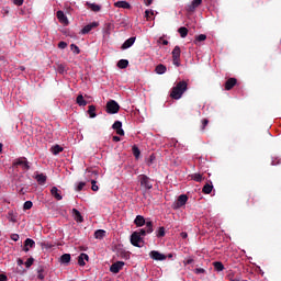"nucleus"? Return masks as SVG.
<instances>
[{
    "label": "nucleus",
    "instance_id": "obj_1",
    "mask_svg": "<svg viewBox=\"0 0 281 281\" xmlns=\"http://www.w3.org/2000/svg\"><path fill=\"white\" fill-rule=\"evenodd\" d=\"M188 91V82L186 81H179L172 89L170 97L173 100H181L183 94Z\"/></svg>",
    "mask_w": 281,
    "mask_h": 281
},
{
    "label": "nucleus",
    "instance_id": "obj_2",
    "mask_svg": "<svg viewBox=\"0 0 281 281\" xmlns=\"http://www.w3.org/2000/svg\"><path fill=\"white\" fill-rule=\"evenodd\" d=\"M138 181L142 188H145V190H153V182L150 181V178L148 176L139 175Z\"/></svg>",
    "mask_w": 281,
    "mask_h": 281
},
{
    "label": "nucleus",
    "instance_id": "obj_3",
    "mask_svg": "<svg viewBox=\"0 0 281 281\" xmlns=\"http://www.w3.org/2000/svg\"><path fill=\"white\" fill-rule=\"evenodd\" d=\"M120 111V104L116 103L115 100H110L106 103V113H109L110 115H115V113H119Z\"/></svg>",
    "mask_w": 281,
    "mask_h": 281
},
{
    "label": "nucleus",
    "instance_id": "obj_4",
    "mask_svg": "<svg viewBox=\"0 0 281 281\" xmlns=\"http://www.w3.org/2000/svg\"><path fill=\"white\" fill-rule=\"evenodd\" d=\"M131 244L134 246V247H144V238H142L139 236V233H133L131 235Z\"/></svg>",
    "mask_w": 281,
    "mask_h": 281
},
{
    "label": "nucleus",
    "instance_id": "obj_5",
    "mask_svg": "<svg viewBox=\"0 0 281 281\" xmlns=\"http://www.w3.org/2000/svg\"><path fill=\"white\" fill-rule=\"evenodd\" d=\"M13 166L16 168V166H21L22 170H30V161H27V158L20 157L13 161Z\"/></svg>",
    "mask_w": 281,
    "mask_h": 281
},
{
    "label": "nucleus",
    "instance_id": "obj_6",
    "mask_svg": "<svg viewBox=\"0 0 281 281\" xmlns=\"http://www.w3.org/2000/svg\"><path fill=\"white\" fill-rule=\"evenodd\" d=\"M188 203V195L181 194L179 195L178 200L172 204L173 210H181L183 205Z\"/></svg>",
    "mask_w": 281,
    "mask_h": 281
},
{
    "label": "nucleus",
    "instance_id": "obj_7",
    "mask_svg": "<svg viewBox=\"0 0 281 281\" xmlns=\"http://www.w3.org/2000/svg\"><path fill=\"white\" fill-rule=\"evenodd\" d=\"M149 258H151V260L164 262V260H166V258H168V256L159 252L158 250H151L149 252Z\"/></svg>",
    "mask_w": 281,
    "mask_h": 281
},
{
    "label": "nucleus",
    "instance_id": "obj_8",
    "mask_svg": "<svg viewBox=\"0 0 281 281\" xmlns=\"http://www.w3.org/2000/svg\"><path fill=\"white\" fill-rule=\"evenodd\" d=\"M123 268H124V261H117L110 267V271L112 273H120V271H122Z\"/></svg>",
    "mask_w": 281,
    "mask_h": 281
},
{
    "label": "nucleus",
    "instance_id": "obj_9",
    "mask_svg": "<svg viewBox=\"0 0 281 281\" xmlns=\"http://www.w3.org/2000/svg\"><path fill=\"white\" fill-rule=\"evenodd\" d=\"M34 247H36V241H34L32 238H26L24 241L23 251L27 252L30 249H34Z\"/></svg>",
    "mask_w": 281,
    "mask_h": 281
},
{
    "label": "nucleus",
    "instance_id": "obj_10",
    "mask_svg": "<svg viewBox=\"0 0 281 281\" xmlns=\"http://www.w3.org/2000/svg\"><path fill=\"white\" fill-rule=\"evenodd\" d=\"M87 262H89V255L81 252L78 257L79 267H85L87 265Z\"/></svg>",
    "mask_w": 281,
    "mask_h": 281
},
{
    "label": "nucleus",
    "instance_id": "obj_11",
    "mask_svg": "<svg viewBox=\"0 0 281 281\" xmlns=\"http://www.w3.org/2000/svg\"><path fill=\"white\" fill-rule=\"evenodd\" d=\"M112 128L114 131H116V135L124 136V130L122 128V122H120V121L114 122V124L112 125Z\"/></svg>",
    "mask_w": 281,
    "mask_h": 281
},
{
    "label": "nucleus",
    "instance_id": "obj_12",
    "mask_svg": "<svg viewBox=\"0 0 281 281\" xmlns=\"http://www.w3.org/2000/svg\"><path fill=\"white\" fill-rule=\"evenodd\" d=\"M135 41H136V37H130L122 44L121 49H128L133 47V45H135Z\"/></svg>",
    "mask_w": 281,
    "mask_h": 281
},
{
    "label": "nucleus",
    "instance_id": "obj_13",
    "mask_svg": "<svg viewBox=\"0 0 281 281\" xmlns=\"http://www.w3.org/2000/svg\"><path fill=\"white\" fill-rule=\"evenodd\" d=\"M201 3H203V0H193L187 8L188 12H194V10H196Z\"/></svg>",
    "mask_w": 281,
    "mask_h": 281
},
{
    "label": "nucleus",
    "instance_id": "obj_14",
    "mask_svg": "<svg viewBox=\"0 0 281 281\" xmlns=\"http://www.w3.org/2000/svg\"><path fill=\"white\" fill-rule=\"evenodd\" d=\"M50 194L56 199V201H63V195L60 193V190H58L56 187H53L50 189Z\"/></svg>",
    "mask_w": 281,
    "mask_h": 281
},
{
    "label": "nucleus",
    "instance_id": "obj_15",
    "mask_svg": "<svg viewBox=\"0 0 281 281\" xmlns=\"http://www.w3.org/2000/svg\"><path fill=\"white\" fill-rule=\"evenodd\" d=\"M72 216L77 223H82L85 221V217H82V214H80L78 209H72Z\"/></svg>",
    "mask_w": 281,
    "mask_h": 281
},
{
    "label": "nucleus",
    "instance_id": "obj_16",
    "mask_svg": "<svg viewBox=\"0 0 281 281\" xmlns=\"http://www.w3.org/2000/svg\"><path fill=\"white\" fill-rule=\"evenodd\" d=\"M98 22H92L88 25H86L82 30H81V34H89V32H91V30H93L94 27H98Z\"/></svg>",
    "mask_w": 281,
    "mask_h": 281
},
{
    "label": "nucleus",
    "instance_id": "obj_17",
    "mask_svg": "<svg viewBox=\"0 0 281 281\" xmlns=\"http://www.w3.org/2000/svg\"><path fill=\"white\" fill-rule=\"evenodd\" d=\"M57 19L59 23H64V25H67L69 23L67 15H65V12L63 11H57Z\"/></svg>",
    "mask_w": 281,
    "mask_h": 281
},
{
    "label": "nucleus",
    "instance_id": "obj_18",
    "mask_svg": "<svg viewBox=\"0 0 281 281\" xmlns=\"http://www.w3.org/2000/svg\"><path fill=\"white\" fill-rule=\"evenodd\" d=\"M146 223V218H144V216L142 215H137L134 220V224L136 225V227H144Z\"/></svg>",
    "mask_w": 281,
    "mask_h": 281
},
{
    "label": "nucleus",
    "instance_id": "obj_19",
    "mask_svg": "<svg viewBox=\"0 0 281 281\" xmlns=\"http://www.w3.org/2000/svg\"><path fill=\"white\" fill-rule=\"evenodd\" d=\"M234 87H236V78H229L225 83L226 91H231Z\"/></svg>",
    "mask_w": 281,
    "mask_h": 281
},
{
    "label": "nucleus",
    "instance_id": "obj_20",
    "mask_svg": "<svg viewBox=\"0 0 281 281\" xmlns=\"http://www.w3.org/2000/svg\"><path fill=\"white\" fill-rule=\"evenodd\" d=\"M35 179L40 186H44V183L47 181V176H45V173H37Z\"/></svg>",
    "mask_w": 281,
    "mask_h": 281
},
{
    "label": "nucleus",
    "instance_id": "obj_21",
    "mask_svg": "<svg viewBox=\"0 0 281 281\" xmlns=\"http://www.w3.org/2000/svg\"><path fill=\"white\" fill-rule=\"evenodd\" d=\"M115 8H122L123 10H130L131 4L126 1H117L114 3Z\"/></svg>",
    "mask_w": 281,
    "mask_h": 281
},
{
    "label": "nucleus",
    "instance_id": "obj_22",
    "mask_svg": "<svg viewBox=\"0 0 281 281\" xmlns=\"http://www.w3.org/2000/svg\"><path fill=\"white\" fill-rule=\"evenodd\" d=\"M214 270L217 272L225 271V266L221 261L213 262Z\"/></svg>",
    "mask_w": 281,
    "mask_h": 281
},
{
    "label": "nucleus",
    "instance_id": "obj_23",
    "mask_svg": "<svg viewBox=\"0 0 281 281\" xmlns=\"http://www.w3.org/2000/svg\"><path fill=\"white\" fill-rule=\"evenodd\" d=\"M104 236H106V231L104 229H98L97 232H94V238H97L98 240H102Z\"/></svg>",
    "mask_w": 281,
    "mask_h": 281
},
{
    "label": "nucleus",
    "instance_id": "obj_24",
    "mask_svg": "<svg viewBox=\"0 0 281 281\" xmlns=\"http://www.w3.org/2000/svg\"><path fill=\"white\" fill-rule=\"evenodd\" d=\"M172 58H181V47L179 46H175L173 50H172Z\"/></svg>",
    "mask_w": 281,
    "mask_h": 281
},
{
    "label": "nucleus",
    "instance_id": "obj_25",
    "mask_svg": "<svg viewBox=\"0 0 281 281\" xmlns=\"http://www.w3.org/2000/svg\"><path fill=\"white\" fill-rule=\"evenodd\" d=\"M87 5L90 8V10H92V12H100V10H102L100 4L87 2Z\"/></svg>",
    "mask_w": 281,
    "mask_h": 281
},
{
    "label": "nucleus",
    "instance_id": "obj_26",
    "mask_svg": "<svg viewBox=\"0 0 281 281\" xmlns=\"http://www.w3.org/2000/svg\"><path fill=\"white\" fill-rule=\"evenodd\" d=\"M77 104L79 106H87V100H85V97L82 94H79L77 97Z\"/></svg>",
    "mask_w": 281,
    "mask_h": 281
},
{
    "label": "nucleus",
    "instance_id": "obj_27",
    "mask_svg": "<svg viewBox=\"0 0 281 281\" xmlns=\"http://www.w3.org/2000/svg\"><path fill=\"white\" fill-rule=\"evenodd\" d=\"M60 261L63 262V265H68V262L71 261V255H69V254H64V255L60 257Z\"/></svg>",
    "mask_w": 281,
    "mask_h": 281
},
{
    "label": "nucleus",
    "instance_id": "obj_28",
    "mask_svg": "<svg viewBox=\"0 0 281 281\" xmlns=\"http://www.w3.org/2000/svg\"><path fill=\"white\" fill-rule=\"evenodd\" d=\"M212 190H214V186L206 183L203 189L202 192H204V194H211Z\"/></svg>",
    "mask_w": 281,
    "mask_h": 281
},
{
    "label": "nucleus",
    "instance_id": "obj_29",
    "mask_svg": "<svg viewBox=\"0 0 281 281\" xmlns=\"http://www.w3.org/2000/svg\"><path fill=\"white\" fill-rule=\"evenodd\" d=\"M119 69H126L128 67V60L127 59H121L117 63Z\"/></svg>",
    "mask_w": 281,
    "mask_h": 281
},
{
    "label": "nucleus",
    "instance_id": "obj_30",
    "mask_svg": "<svg viewBox=\"0 0 281 281\" xmlns=\"http://www.w3.org/2000/svg\"><path fill=\"white\" fill-rule=\"evenodd\" d=\"M191 179L193 181H196L198 183H201V181H203V175H201V173H193V175H191Z\"/></svg>",
    "mask_w": 281,
    "mask_h": 281
},
{
    "label": "nucleus",
    "instance_id": "obj_31",
    "mask_svg": "<svg viewBox=\"0 0 281 281\" xmlns=\"http://www.w3.org/2000/svg\"><path fill=\"white\" fill-rule=\"evenodd\" d=\"M8 220L10 221V223H16V214L14 213V211H10L8 213Z\"/></svg>",
    "mask_w": 281,
    "mask_h": 281
},
{
    "label": "nucleus",
    "instance_id": "obj_32",
    "mask_svg": "<svg viewBox=\"0 0 281 281\" xmlns=\"http://www.w3.org/2000/svg\"><path fill=\"white\" fill-rule=\"evenodd\" d=\"M145 225H146L145 231L147 232V234H153V232H154V229H153V222L151 221H147Z\"/></svg>",
    "mask_w": 281,
    "mask_h": 281
},
{
    "label": "nucleus",
    "instance_id": "obj_33",
    "mask_svg": "<svg viewBox=\"0 0 281 281\" xmlns=\"http://www.w3.org/2000/svg\"><path fill=\"white\" fill-rule=\"evenodd\" d=\"M181 38H186V36H188V29L186 26H181L179 30H178Z\"/></svg>",
    "mask_w": 281,
    "mask_h": 281
},
{
    "label": "nucleus",
    "instance_id": "obj_34",
    "mask_svg": "<svg viewBox=\"0 0 281 281\" xmlns=\"http://www.w3.org/2000/svg\"><path fill=\"white\" fill-rule=\"evenodd\" d=\"M165 71H167V68H166L165 65L159 64V65L156 67V74L161 75V74H164Z\"/></svg>",
    "mask_w": 281,
    "mask_h": 281
},
{
    "label": "nucleus",
    "instance_id": "obj_35",
    "mask_svg": "<svg viewBox=\"0 0 281 281\" xmlns=\"http://www.w3.org/2000/svg\"><path fill=\"white\" fill-rule=\"evenodd\" d=\"M53 155H58L59 153H63V147L60 145H55L52 147Z\"/></svg>",
    "mask_w": 281,
    "mask_h": 281
},
{
    "label": "nucleus",
    "instance_id": "obj_36",
    "mask_svg": "<svg viewBox=\"0 0 281 281\" xmlns=\"http://www.w3.org/2000/svg\"><path fill=\"white\" fill-rule=\"evenodd\" d=\"M153 16H155V11H153V10L145 11V19H147V21H150V19H153Z\"/></svg>",
    "mask_w": 281,
    "mask_h": 281
},
{
    "label": "nucleus",
    "instance_id": "obj_37",
    "mask_svg": "<svg viewBox=\"0 0 281 281\" xmlns=\"http://www.w3.org/2000/svg\"><path fill=\"white\" fill-rule=\"evenodd\" d=\"M156 236H157V238H164V236H166V228L159 227V229L157 231Z\"/></svg>",
    "mask_w": 281,
    "mask_h": 281
},
{
    "label": "nucleus",
    "instance_id": "obj_38",
    "mask_svg": "<svg viewBox=\"0 0 281 281\" xmlns=\"http://www.w3.org/2000/svg\"><path fill=\"white\" fill-rule=\"evenodd\" d=\"M88 113H89L90 117H95L97 116L95 105H89Z\"/></svg>",
    "mask_w": 281,
    "mask_h": 281
},
{
    "label": "nucleus",
    "instance_id": "obj_39",
    "mask_svg": "<svg viewBox=\"0 0 281 281\" xmlns=\"http://www.w3.org/2000/svg\"><path fill=\"white\" fill-rule=\"evenodd\" d=\"M206 38H207V35H205V34H200V35H198V36L195 37L194 43H195V44H196V43H201V42H203V41H206Z\"/></svg>",
    "mask_w": 281,
    "mask_h": 281
},
{
    "label": "nucleus",
    "instance_id": "obj_40",
    "mask_svg": "<svg viewBox=\"0 0 281 281\" xmlns=\"http://www.w3.org/2000/svg\"><path fill=\"white\" fill-rule=\"evenodd\" d=\"M70 49L72 53H75L76 55L80 54V47H78V45L76 44H71L70 45Z\"/></svg>",
    "mask_w": 281,
    "mask_h": 281
},
{
    "label": "nucleus",
    "instance_id": "obj_41",
    "mask_svg": "<svg viewBox=\"0 0 281 281\" xmlns=\"http://www.w3.org/2000/svg\"><path fill=\"white\" fill-rule=\"evenodd\" d=\"M132 150H133L134 157H135L136 159H139V155H140L139 148H137V146H134V147L132 148Z\"/></svg>",
    "mask_w": 281,
    "mask_h": 281
},
{
    "label": "nucleus",
    "instance_id": "obj_42",
    "mask_svg": "<svg viewBox=\"0 0 281 281\" xmlns=\"http://www.w3.org/2000/svg\"><path fill=\"white\" fill-rule=\"evenodd\" d=\"M91 190L93 192H98L100 190V188L98 187V182L95 180H91Z\"/></svg>",
    "mask_w": 281,
    "mask_h": 281
},
{
    "label": "nucleus",
    "instance_id": "obj_43",
    "mask_svg": "<svg viewBox=\"0 0 281 281\" xmlns=\"http://www.w3.org/2000/svg\"><path fill=\"white\" fill-rule=\"evenodd\" d=\"M85 186H87L86 182H79L76 187V191L81 192V190H85Z\"/></svg>",
    "mask_w": 281,
    "mask_h": 281
},
{
    "label": "nucleus",
    "instance_id": "obj_44",
    "mask_svg": "<svg viewBox=\"0 0 281 281\" xmlns=\"http://www.w3.org/2000/svg\"><path fill=\"white\" fill-rule=\"evenodd\" d=\"M33 205L32 201H26L24 202L23 210H32Z\"/></svg>",
    "mask_w": 281,
    "mask_h": 281
},
{
    "label": "nucleus",
    "instance_id": "obj_45",
    "mask_svg": "<svg viewBox=\"0 0 281 281\" xmlns=\"http://www.w3.org/2000/svg\"><path fill=\"white\" fill-rule=\"evenodd\" d=\"M136 233L139 235L140 238L146 236V234H148V232H146V228H140L136 231Z\"/></svg>",
    "mask_w": 281,
    "mask_h": 281
},
{
    "label": "nucleus",
    "instance_id": "obj_46",
    "mask_svg": "<svg viewBox=\"0 0 281 281\" xmlns=\"http://www.w3.org/2000/svg\"><path fill=\"white\" fill-rule=\"evenodd\" d=\"M34 265V259L33 258H29L26 261H25V267L27 269H30V267Z\"/></svg>",
    "mask_w": 281,
    "mask_h": 281
},
{
    "label": "nucleus",
    "instance_id": "obj_47",
    "mask_svg": "<svg viewBox=\"0 0 281 281\" xmlns=\"http://www.w3.org/2000/svg\"><path fill=\"white\" fill-rule=\"evenodd\" d=\"M206 271H205V269H203V268H195L194 269V273H196V276H201V273H205Z\"/></svg>",
    "mask_w": 281,
    "mask_h": 281
},
{
    "label": "nucleus",
    "instance_id": "obj_48",
    "mask_svg": "<svg viewBox=\"0 0 281 281\" xmlns=\"http://www.w3.org/2000/svg\"><path fill=\"white\" fill-rule=\"evenodd\" d=\"M66 47H67V43L66 42H59L58 43V48L59 49H66Z\"/></svg>",
    "mask_w": 281,
    "mask_h": 281
},
{
    "label": "nucleus",
    "instance_id": "obj_49",
    "mask_svg": "<svg viewBox=\"0 0 281 281\" xmlns=\"http://www.w3.org/2000/svg\"><path fill=\"white\" fill-rule=\"evenodd\" d=\"M210 123V121H207V119H204L202 121V131H205V126Z\"/></svg>",
    "mask_w": 281,
    "mask_h": 281
},
{
    "label": "nucleus",
    "instance_id": "obj_50",
    "mask_svg": "<svg viewBox=\"0 0 281 281\" xmlns=\"http://www.w3.org/2000/svg\"><path fill=\"white\" fill-rule=\"evenodd\" d=\"M11 240H14V243L19 241V234H12Z\"/></svg>",
    "mask_w": 281,
    "mask_h": 281
},
{
    "label": "nucleus",
    "instance_id": "obj_51",
    "mask_svg": "<svg viewBox=\"0 0 281 281\" xmlns=\"http://www.w3.org/2000/svg\"><path fill=\"white\" fill-rule=\"evenodd\" d=\"M173 60V65H176V67H179V65H181V63L179 60H181V58H172Z\"/></svg>",
    "mask_w": 281,
    "mask_h": 281
},
{
    "label": "nucleus",
    "instance_id": "obj_52",
    "mask_svg": "<svg viewBox=\"0 0 281 281\" xmlns=\"http://www.w3.org/2000/svg\"><path fill=\"white\" fill-rule=\"evenodd\" d=\"M14 5H21L23 0H13Z\"/></svg>",
    "mask_w": 281,
    "mask_h": 281
},
{
    "label": "nucleus",
    "instance_id": "obj_53",
    "mask_svg": "<svg viewBox=\"0 0 281 281\" xmlns=\"http://www.w3.org/2000/svg\"><path fill=\"white\" fill-rule=\"evenodd\" d=\"M0 281H8V277L5 274H0Z\"/></svg>",
    "mask_w": 281,
    "mask_h": 281
},
{
    "label": "nucleus",
    "instance_id": "obj_54",
    "mask_svg": "<svg viewBox=\"0 0 281 281\" xmlns=\"http://www.w3.org/2000/svg\"><path fill=\"white\" fill-rule=\"evenodd\" d=\"M194 262V259H188L187 261H184V265H192Z\"/></svg>",
    "mask_w": 281,
    "mask_h": 281
},
{
    "label": "nucleus",
    "instance_id": "obj_55",
    "mask_svg": "<svg viewBox=\"0 0 281 281\" xmlns=\"http://www.w3.org/2000/svg\"><path fill=\"white\" fill-rule=\"evenodd\" d=\"M113 142H121L122 140V138H120V136H113Z\"/></svg>",
    "mask_w": 281,
    "mask_h": 281
},
{
    "label": "nucleus",
    "instance_id": "obj_56",
    "mask_svg": "<svg viewBox=\"0 0 281 281\" xmlns=\"http://www.w3.org/2000/svg\"><path fill=\"white\" fill-rule=\"evenodd\" d=\"M154 0H145V5H151Z\"/></svg>",
    "mask_w": 281,
    "mask_h": 281
},
{
    "label": "nucleus",
    "instance_id": "obj_57",
    "mask_svg": "<svg viewBox=\"0 0 281 281\" xmlns=\"http://www.w3.org/2000/svg\"><path fill=\"white\" fill-rule=\"evenodd\" d=\"M181 238H188V233H181Z\"/></svg>",
    "mask_w": 281,
    "mask_h": 281
},
{
    "label": "nucleus",
    "instance_id": "obj_58",
    "mask_svg": "<svg viewBox=\"0 0 281 281\" xmlns=\"http://www.w3.org/2000/svg\"><path fill=\"white\" fill-rule=\"evenodd\" d=\"M18 265H23V259H18Z\"/></svg>",
    "mask_w": 281,
    "mask_h": 281
},
{
    "label": "nucleus",
    "instance_id": "obj_59",
    "mask_svg": "<svg viewBox=\"0 0 281 281\" xmlns=\"http://www.w3.org/2000/svg\"><path fill=\"white\" fill-rule=\"evenodd\" d=\"M3 151V144L0 143V153Z\"/></svg>",
    "mask_w": 281,
    "mask_h": 281
},
{
    "label": "nucleus",
    "instance_id": "obj_60",
    "mask_svg": "<svg viewBox=\"0 0 281 281\" xmlns=\"http://www.w3.org/2000/svg\"><path fill=\"white\" fill-rule=\"evenodd\" d=\"M162 45H168V41H167V40H164V41H162Z\"/></svg>",
    "mask_w": 281,
    "mask_h": 281
},
{
    "label": "nucleus",
    "instance_id": "obj_61",
    "mask_svg": "<svg viewBox=\"0 0 281 281\" xmlns=\"http://www.w3.org/2000/svg\"><path fill=\"white\" fill-rule=\"evenodd\" d=\"M40 280H43L45 277L43 274H38Z\"/></svg>",
    "mask_w": 281,
    "mask_h": 281
},
{
    "label": "nucleus",
    "instance_id": "obj_62",
    "mask_svg": "<svg viewBox=\"0 0 281 281\" xmlns=\"http://www.w3.org/2000/svg\"><path fill=\"white\" fill-rule=\"evenodd\" d=\"M21 71H25V68L23 66L20 67Z\"/></svg>",
    "mask_w": 281,
    "mask_h": 281
},
{
    "label": "nucleus",
    "instance_id": "obj_63",
    "mask_svg": "<svg viewBox=\"0 0 281 281\" xmlns=\"http://www.w3.org/2000/svg\"><path fill=\"white\" fill-rule=\"evenodd\" d=\"M167 258H172V254H169V255L167 256Z\"/></svg>",
    "mask_w": 281,
    "mask_h": 281
},
{
    "label": "nucleus",
    "instance_id": "obj_64",
    "mask_svg": "<svg viewBox=\"0 0 281 281\" xmlns=\"http://www.w3.org/2000/svg\"><path fill=\"white\" fill-rule=\"evenodd\" d=\"M233 281H240V280H236V279H235V280H233Z\"/></svg>",
    "mask_w": 281,
    "mask_h": 281
}]
</instances>
